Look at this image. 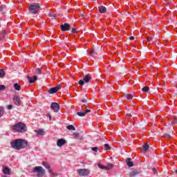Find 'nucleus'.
Wrapping results in <instances>:
<instances>
[{"instance_id":"obj_1","label":"nucleus","mask_w":177,"mask_h":177,"mask_svg":"<svg viewBox=\"0 0 177 177\" xmlns=\"http://www.w3.org/2000/svg\"><path fill=\"white\" fill-rule=\"evenodd\" d=\"M28 145V142L24 139H15L10 142V146L15 150H23L26 149Z\"/></svg>"},{"instance_id":"obj_2","label":"nucleus","mask_w":177,"mask_h":177,"mask_svg":"<svg viewBox=\"0 0 177 177\" xmlns=\"http://www.w3.org/2000/svg\"><path fill=\"white\" fill-rule=\"evenodd\" d=\"M41 8V3H32L29 6V12L32 15H37L39 12Z\"/></svg>"},{"instance_id":"obj_3","label":"nucleus","mask_w":177,"mask_h":177,"mask_svg":"<svg viewBox=\"0 0 177 177\" xmlns=\"http://www.w3.org/2000/svg\"><path fill=\"white\" fill-rule=\"evenodd\" d=\"M13 130L16 131V132L24 133V132H27V127L23 122H19L13 127Z\"/></svg>"},{"instance_id":"obj_4","label":"nucleus","mask_w":177,"mask_h":177,"mask_svg":"<svg viewBox=\"0 0 177 177\" xmlns=\"http://www.w3.org/2000/svg\"><path fill=\"white\" fill-rule=\"evenodd\" d=\"M41 165L44 167L46 168V169H48V174H50L51 176H59V173L53 172V170H52V169L50 168V164H49L48 162H42Z\"/></svg>"},{"instance_id":"obj_5","label":"nucleus","mask_w":177,"mask_h":177,"mask_svg":"<svg viewBox=\"0 0 177 177\" xmlns=\"http://www.w3.org/2000/svg\"><path fill=\"white\" fill-rule=\"evenodd\" d=\"M34 172H37V176L42 177L45 175V169L43 167L37 166L34 168Z\"/></svg>"},{"instance_id":"obj_6","label":"nucleus","mask_w":177,"mask_h":177,"mask_svg":"<svg viewBox=\"0 0 177 177\" xmlns=\"http://www.w3.org/2000/svg\"><path fill=\"white\" fill-rule=\"evenodd\" d=\"M91 80H92V75H91V74L86 75L84 77L83 80H80L79 81L80 86H84L85 84V82L86 83L91 82Z\"/></svg>"},{"instance_id":"obj_7","label":"nucleus","mask_w":177,"mask_h":177,"mask_svg":"<svg viewBox=\"0 0 177 177\" xmlns=\"http://www.w3.org/2000/svg\"><path fill=\"white\" fill-rule=\"evenodd\" d=\"M77 172L80 176H88L89 175V170L87 169H79Z\"/></svg>"},{"instance_id":"obj_8","label":"nucleus","mask_w":177,"mask_h":177,"mask_svg":"<svg viewBox=\"0 0 177 177\" xmlns=\"http://www.w3.org/2000/svg\"><path fill=\"white\" fill-rule=\"evenodd\" d=\"M60 29L62 31H70L71 30V25L70 24H62L60 26Z\"/></svg>"},{"instance_id":"obj_9","label":"nucleus","mask_w":177,"mask_h":177,"mask_svg":"<svg viewBox=\"0 0 177 177\" xmlns=\"http://www.w3.org/2000/svg\"><path fill=\"white\" fill-rule=\"evenodd\" d=\"M60 89H62V86H60V85H57L55 87L50 88L48 90V93H50V95L56 93V92H57V91H60Z\"/></svg>"},{"instance_id":"obj_10","label":"nucleus","mask_w":177,"mask_h":177,"mask_svg":"<svg viewBox=\"0 0 177 177\" xmlns=\"http://www.w3.org/2000/svg\"><path fill=\"white\" fill-rule=\"evenodd\" d=\"M12 101L16 106H20L21 104V100L17 95H14Z\"/></svg>"},{"instance_id":"obj_11","label":"nucleus","mask_w":177,"mask_h":177,"mask_svg":"<svg viewBox=\"0 0 177 177\" xmlns=\"http://www.w3.org/2000/svg\"><path fill=\"white\" fill-rule=\"evenodd\" d=\"M52 110H54L55 113H57L60 109V106L57 102H53L50 105Z\"/></svg>"},{"instance_id":"obj_12","label":"nucleus","mask_w":177,"mask_h":177,"mask_svg":"<svg viewBox=\"0 0 177 177\" xmlns=\"http://www.w3.org/2000/svg\"><path fill=\"white\" fill-rule=\"evenodd\" d=\"M66 145V140L64 139H59L57 141V145L58 147H62V146H64Z\"/></svg>"},{"instance_id":"obj_13","label":"nucleus","mask_w":177,"mask_h":177,"mask_svg":"<svg viewBox=\"0 0 177 177\" xmlns=\"http://www.w3.org/2000/svg\"><path fill=\"white\" fill-rule=\"evenodd\" d=\"M8 33L5 30H3L0 32V39H5V38H8Z\"/></svg>"},{"instance_id":"obj_14","label":"nucleus","mask_w":177,"mask_h":177,"mask_svg":"<svg viewBox=\"0 0 177 177\" xmlns=\"http://www.w3.org/2000/svg\"><path fill=\"white\" fill-rule=\"evenodd\" d=\"M126 164L127 167H129V168H131V167H133V162H132V158H127L126 159Z\"/></svg>"},{"instance_id":"obj_15","label":"nucleus","mask_w":177,"mask_h":177,"mask_svg":"<svg viewBox=\"0 0 177 177\" xmlns=\"http://www.w3.org/2000/svg\"><path fill=\"white\" fill-rule=\"evenodd\" d=\"M37 133V136H44L45 135V131L44 129L35 130Z\"/></svg>"},{"instance_id":"obj_16","label":"nucleus","mask_w":177,"mask_h":177,"mask_svg":"<svg viewBox=\"0 0 177 177\" xmlns=\"http://www.w3.org/2000/svg\"><path fill=\"white\" fill-rule=\"evenodd\" d=\"M138 175H139V171H138L137 169L133 170L129 173L130 177H135Z\"/></svg>"},{"instance_id":"obj_17","label":"nucleus","mask_w":177,"mask_h":177,"mask_svg":"<svg viewBox=\"0 0 177 177\" xmlns=\"http://www.w3.org/2000/svg\"><path fill=\"white\" fill-rule=\"evenodd\" d=\"M37 78L38 77L37 76H34L33 77H30V76L27 77V79L28 80L30 84H34V82L37 81Z\"/></svg>"},{"instance_id":"obj_18","label":"nucleus","mask_w":177,"mask_h":177,"mask_svg":"<svg viewBox=\"0 0 177 177\" xmlns=\"http://www.w3.org/2000/svg\"><path fill=\"white\" fill-rule=\"evenodd\" d=\"M98 10H99L100 13H106V11L107 10L106 7H104L103 6H100L98 7Z\"/></svg>"},{"instance_id":"obj_19","label":"nucleus","mask_w":177,"mask_h":177,"mask_svg":"<svg viewBox=\"0 0 177 177\" xmlns=\"http://www.w3.org/2000/svg\"><path fill=\"white\" fill-rule=\"evenodd\" d=\"M2 171L5 175H10V168L9 167H5L4 169H3Z\"/></svg>"},{"instance_id":"obj_20","label":"nucleus","mask_w":177,"mask_h":177,"mask_svg":"<svg viewBox=\"0 0 177 177\" xmlns=\"http://www.w3.org/2000/svg\"><path fill=\"white\" fill-rule=\"evenodd\" d=\"M124 97H126L127 99V100H132V99H133V95H132V94H124Z\"/></svg>"},{"instance_id":"obj_21","label":"nucleus","mask_w":177,"mask_h":177,"mask_svg":"<svg viewBox=\"0 0 177 177\" xmlns=\"http://www.w3.org/2000/svg\"><path fill=\"white\" fill-rule=\"evenodd\" d=\"M142 147H143L144 151L146 152V151H149V149L150 146L148 144H144L142 145Z\"/></svg>"},{"instance_id":"obj_22","label":"nucleus","mask_w":177,"mask_h":177,"mask_svg":"<svg viewBox=\"0 0 177 177\" xmlns=\"http://www.w3.org/2000/svg\"><path fill=\"white\" fill-rule=\"evenodd\" d=\"M14 88L16 91H21V86H20L19 84H17V83L14 84Z\"/></svg>"},{"instance_id":"obj_23","label":"nucleus","mask_w":177,"mask_h":177,"mask_svg":"<svg viewBox=\"0 0 177 177\" xmlns=\"http://www.w3.org/2000/svg\"><path fill=\"white\" fill-rule=\"evenodd\" d=\"M5 113V108L3 106H0V118L3 116Z\"/></svg>"},{"instance_id":"obj_24","label":"nucleus","mask_w":177,"mask_h":177,"mask_svg":"<svg viewBox=\"0 0 177 177\" xmlns=\"http://www.w3.org/2000/svg\"><path fill=\"white\" fill-rule=\"evenodd\" d=\"M66 129H68V131H75V127L73 124H70L66 127Z\"/></svg>"},{"instance_id":"obj_25","label":"nucleus","mask_w":177,"mask_h":177,"mask_svg":"<svg viewBox=\"0 0 177 177\" xmlns=\"http://www.w3.org/2000/svg\"><path fill=\"white\" fill-rule=\"evenodd\" d=\"M98 167L101 169H109V167L107 166H104L103 165H102L101 163H98Z\"/></svg>"},{"instance_id":"obj_26","label":"nucleus","mask_w":177,"mask_h":177,"mask_svg":"<svg viewBox=\"0 0 177 177\" xmlns=\"http://www.w3.org/2000/svg\"><path fill=\"white\" fill-rule=\"evenodd\" d=\"M5 77V71L3 69H0V78Z\"/></svg>"},{"instance_id":"obj_27","label":"nucleus","mask_w":177,"mask_h":177,"mask_svg":"<svg viewBox=\"0 0 177 177\" xmlns=\"http://www.w3.org/2000/svg\"><path fill=\"white\" fill-rule=\"evenodd\" d=\"M3 10H6V5L0 6V12H3Z\"/></svg>"},{"instance_id":"obj_28","label":"nucleus","mask_w":177,"mask_h":177,"mask_svg":"<svg viewBox=\"0 0 177 177\" xmlns=\"http://www.w3.org/2000/svg\"><path fill=\"white\" fill-rule=\"evenodd\" d=\"M97 53L95 50L89 51V56H96Z\"/></svg>"},{"instance_id":"obj_29","label":"nucleus","mask_w":177,"mask_h":177,"mask_svg":"<svg viewBox=\"0 0 177 177\" xmlns=\"http://www.w3.org/2000/svg\"><path fill=\"white\" fill-rule=\"evenodd\" d=\"M142 92H149L150 91V88L149 86H145L144 88H142Z\"/></svg>"},{"instance_id":"obj_30","label":"nucleus","mask_w":177,"mask_h":177,"mask_svg":"<svg viewBox=\"0 0 177 177\" xmlns=\"http://www.w3.org/2000/svg\"><path fill=\"white\" fill-rule=\"evenodd\" d=\"M77 115H79V117H85V113L84 112H77Z\"/></svg>"},{"instance_id":"obj_31","label":"nucleus","mask_w":177,"mask_h":177,"mask_svg":"<svg viewBox=\"0 0 177 177\" xmlns=\"http://www.w3.org/2000/svg\"><path fill=\"white\" fill-rule=\"evenodd\" d=\"M132 114H135V113H133V110L131 111L130 113H127V115H127V118H129L132 117Z\"/></svg>"},{"instance_id":"obj_32","label":"nucleus","mask_w":177,"mask_h":177,"mask_svg":"<svg viewBox=\"0 0 177 177\" xmlns=\"http://www.w3.org/2000/svg\"><path fill=\"white\" fill-rule=\"evenodd\" d=\"M104 147H105V150H111V147H110V145L109 144H104Z\"/></svg>"},{"instance_id":"obj_33","label":"nucleus","mask_w":177,"mask_h":177,"mask_svg":"<svg viewBox=\"0 0 177 177\" xmlns=\"http://www.w3.org/2000/svg\"><path fill=\"white\" fill-rule=\"evenodd\" d=\"M82 103L84 104V106H86V103H88V100L86 98H83L82 100Z\"/></svg>"},{"instance_id":"obj_34","label":"nucleus","mask_w":177,"mask_h":177,"mask_svg":"<svg viewBox=\"0 0 177 177\" xmlns=\"http://www.w3.org/2000/svg\"><path fill=\"white\" fill-rule=\"evenodd\" d=\"M173 118L172 124H177V116H174Z\"/></svg>"},{"instance_id":"obj_35","label":"nucleus","mask_w":177,"mask_h":177,"mask_svg":"<svg viewBox=\"0 0 177 177\" xmlns=\"http://www.w3.org/2000/svg\"><path fill=\"white\" fill-rule=\"evenodd\" d=\"M6 88L5 85H0V92L1 91H5Z\"/></svg>"},{"instance_id":"obj_36","label":"nucleus","mask_w":177,"mask_h":177,"mask_svg":"<svg viewBox=\"0 0 177 177\" xmlns=\"http://www.w3.org/2000/svg\"><path fill=\"white\" fill-rule=\"evenodd\" d=\"M164 136L166 139H171V135L168 133L165 134Z\"/></svg>"},{"instance_id":"obj_37","label":"nucleus","mask_w":177,"mask_h":177,"mask_svg":"<svg viewBox=\"0 0 177 177\" xmlns=\"http://www.w3.org/2000/svg\"><path fill=\"white\" fill-rule=\"evenodd\" d=\"M92 150H93V151L97 152L99 150V147H93Z\"/></svg>"},{"instance_id":"obj_38","label":"nucleus","mask_w":177,"mask_h":177,"mask_svg":"<svg viewBox=\"0 0 177 177\" xmlns=\"http://www.w3.org/2000/svg\"><path fill=\"white\" fill-rule=\"evenodd\" d=\"M49 17H54V19H56V17H57L56 14H49Z\"/></svg>"},{"instance_id":"obj_39","label":"nucleus","mask_w":177,"mask_h":177,"mask_svg":"<svg viewBox=\"0 0 177 177\" xmlns=\"http://www.w3.org/2000/svg\"><path fill=\"white\" fill-rule=\"evenodd\" d=\"M71 32L73 34H77V30L74 28H71Z\"/></svg>"},{"instance_id":"obj_40","label":"nucleus","mask_w":177,"mask_h":177,"mask_svg":"<svg viewBox=\"0 0 177 177\" xmlns=\"http://www.w3.org/2000/svg\"><path fill=\"white\" fill-rule=\"evenodd\" d=\"M7 109L8 110H12V109H13V105L12 104L7 105Z\"/></svg>"},{"instance_id":"obj_41","label":"nucleus","mask_w":177,"mask_h":177,"mask_svg":"<svg viewBox=\"0 0 177 177\" xmlns=\"http://www.w3.org/2000/svg\"><path fill=\"white\" fill-rule=\"evenodd\" d=\"M107 167H108V169H111L113 168V164L109 163V164H108Z\"/></svg>"},{"instance_id":"obj_42","label":"nucleus","mask_w":177,"mask_h":177,"mask_svg":"<svg viewBox=\"0 0 177 177\" xmlns=\"http://www.w3.org/2000/svg\"><path fill=\"white\" fill-rule=\"evenodd\" d=\"M73 136L75 137V138H79L80 137V133H73Z\"/></svg>"},{"instance_id":"obj_43","label":"nucleus","mask_w":177,"mask_h":177,"mask_svg":"<svg viewBox=\"0 0 177 177\" xmlns=\"http://www.w3.org/2000/svg\"><path fill=\"white\" fill-rule=\"evenodd\" d=\"M36 73H37V74H41V68H37L36 69Z\"/></svg>"},{"instance_id":"obj_44","label":"nucleus","mask_w":177,"mask_h":177,"mask_svg":"<svg viewBox=\"0 0 177 177\" xmlns=\"http://www.w3.org/2000/svg\"><path fill=\"white\" fill-rule=\"evenodd\" d=\"M88 113H91V109H86V110L84 111L85 115H86V114H88Z\"/></svg>"},{"instance_id":"obj_45","label":"nucleus","mask_w":177,"mask_h":177,"mask_svg":"<svg viewBox=\"0 0 177 177\" xmlns=\"http://www.w3.org/2000/svg\"><path fill=\"white\" fill-rule=\"evenodd\" d=\"M151 41H153V37H149V38H147V42L150 43Z\"/></svg>"},{"instance_id":"obj_46","label":"nucleus","mask_w":177,"mask_h":177,"mask_svg":"<svg viewBox=\"0 0 177 177\" xmlns=\"http://www.w3.org/2000/svg\"><path fill=\"white\" fill-rule=\"evenodd\" d=\"M129 39H130L131 41H133V39H135V37L131 36L130 37H129Z\"/></svg>"},{"instance_id":"obj_47","label":"nucleus","mask_w":177,"mask_h":177,"mask_svg":"<svg viewBox=\"0 0 177 177\" xmlns=\"http://www.w3.org/2000/svg\"><path fill=\"white\" fill-rule=\"evenodd\" d=\"M50 121H52V115L50 113L48 114Z\"/></svg>"},{"instance_id":"obj_48","label":"nucleus","mask_w":177,"mask_h":177,"mask_svg":"<svg viewBox=\"0 0 177 177\" xmlns=\"http://www.w3.org/2000/svg\"><path fill=\"white\" fill-rule=\"evenodd\" d=\"M152 171H153V172H154V174H156V172H157V169L153 168Z\"/></svg>"},{"instance_id":"obj_49","label":"nucleus","mask_w":177,"mask_h":177,"mask_svg":"<svg viewBox=\"0 0 177 177\" xmlns=\"http://www.w3.org/2000/svg\"><path fill=\"white\" fill-rule=\"evenodd\" d=\"M167 3L169 4L171 2H172V0H166Z\"/></svg>"},{"instance_id":"obj_50","label":"nucleus","mask_w":177,"mask_h":177,"mask_svg":"<svg viewBox=\"0 0 177 177\" xmlns=\"http://www.w3.org/2000/svg\"><path fill=\"white\" fill-rule=\"evenodd\" d=\"M170 129H174V127L172 126H171Z\"/></svg>"},{"instance_id":"obj_51","label":"nucleus","mask_w":177,"mask_h":177,"mask_svg":"<svg viewBox=\"0 0 177 177\" xmlns=\"http://www.w3.org/2000/svg\"><path fill=\"white\" fill-rule=\"evenodd\" d=\"M81 16H82V17H84V14H81Z\"/></svg>"},{"instance_id":"obj_52","label":"nucleus","mask_w":177,"mask_h":177,"mask_svg":"<svg viewBox=\"0 0 177 177\" xmlns=\"http://www.w3.org/2000/svg\"><path fill=\"white\" fill-rule=\"evenodd\" d=\"M2 177H8V176H6L3 175V176H2Z\"/></svg>"},{"instance_id":"obj_53","label":"nucleus","mask_w":177,"mask_h":177,"mask_svg":"<svg viewBox=\"0 0 177 177\" xmlns=\"http://www.w3.org/2000/svg\"><path fill=\"white\" fill-rule=\"evenodd\" d=\"M176 174H177V170H176Z\"/></svg>"},{"instance_id":"obj_54","label":"nucleus","mask_w":177,"mask_h":177,"mask_svg":"<svg viewBox=\"0 0 177 177\" xmlns=\"http://www.w3.org/2000/svg\"><path fill=\"white\" fill-rule=\"evenodd\" d=\"M169 133H171V131H169Z\"/></svg>"}]
</instances>
